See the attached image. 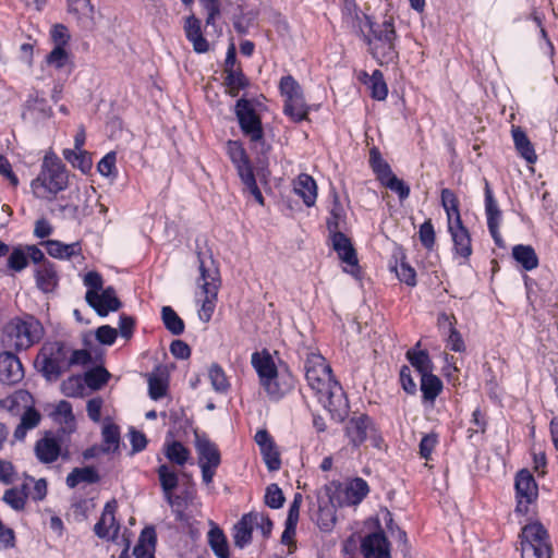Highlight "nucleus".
I'll list each match as a JSON object with an SVG mask.
<instances>
[{
	"label": "nucleus",
	"instance_id": "nucleus-1",
	"mask_svg": "<svg viewBox=\"0 0 558 558\" xmlns=\"http://www.w3.org/2000/svg\"><path fill=\"white\" fill-rule=\"evenodd\" d=\"M304 375L310 389L318 402L330 413H341L347 408V400L340 384L333 378L330 365L316 351L306 353Z\"/></svg>",
	"mask_w": 558,
	"mask_h": 558
},
{
	"label": "nucleus",
	"instance_id": "nucleus-2",
	"mask_svg": "<svg viewBox=\"0 0 558 558\" xmlns=\"http://www.w3.org/2000/svg\"><path fill=\"white\" fill-rule=\"evenodd\" d=\"M44 333L41 323L35 317H15L4 325L1 342L9 350L23 351L38 343Z\"/></svg>",
	"mask_w": 558,
	"mask_h": 558
},
{
	"label": "nucleus",
	"instance_id": "nucleus-3",
	"mask_svg": "<svg viewBox=\"0 0 558 558\" xmlns=\"http://www.w3.org/2000/svg\"><path fill=\"white\" fill-rule=\"evenodd\" d=\"M259 384L272 400L281 399L292 387V383L279 373L274 357L267 350L254 352L251 357Z\"/></svg>",
	"mask_w": 558,
	"mask_h": 558
},
{
	"label": "nucleus",
	"instance_id": "nucleus-4",
	"mask_svg": "<svg viewBox=\"0 0 558 558\" xmlns=\"http://www.w3.org/2000/svg\"><path fill=\"white\" fill-rule=\"evenodd\" d=\"M69 184L68 171L53 153H47L41 163V170L32 182V189L37 197H47L48 194L56 195L65 190Z\"/></svg>",
	"mask_w": 558,
	"mask_h": 558
},
{
	"label": "nucleus",
	"instance_id": "nucleus-5",
	"mask_svg": "<svg viewBox=\"0 0 558 558\" xmlns=\"http://www.w3.org/2000/svg\"><path fill=\"white\" fill-rule=\"evenodd\" d=\"M365 25L369 28V34L364 35L368 50L379 64L390 63L396 57L395 49L396 32L390 21L381 24H374L368 17H365Z\"/></svg>",
	"mask_w": 558,
	"mask_h": 558
},
{
	"label": "nucleus",
	"instance_id": "nucleus-6",
	"mask_svg": "<svg viewBox=\"0 0 558 558\" xmlns=\"http://www.w3.org/2000/svg\"><path fill=\"white\" fill-rule=\"evenodd\" d=\"M199 294L197 302L201 303L198 317L202 322L208 323L211 319L216 308L217 295L220 287L219 270L213 260L209 265L199 258V278L197 279Z\"/></svg>",
	"mask_w": 558,
	"mask_h": 558
},
{
	"label": "nucleus",
	"instance_id": "nucleus-7",
	"mask_svg": "<svg viewBox=\"0 0 558 558\" xmlns=\"http://www.w3.org/2000/svg\"><path fill=\"white\" fill-rule=\"evenodd\" d=\"M520 537L522 558H551L553 547L549 534L542 523L524 525Z\"/></svg>",
	"mask_w": 558,
	"mask_h": 558
},
{
	"label": "nucleus",
	"instance_id": "nucleus-8",
	"mask_svg": "<svg viewBox=\"0 0 558 558\" xmlns=\"http://www.w3.org/2000/svg\"><path fill=\"white\" fill-rule=\"evenodd\" d=\"M279 90L283 97V113L293 122L307 119L310 107L305 101L301 85L292 75H284L280 78Z\"/></svg>",
	"mask_w": 558,
	"mask_h": 558
},
{
	"label": "nucleus",
	"instance_id": "nucleus-9",
	"mask_svg": "<svg viewBox=\"0 0 558 558\" xmlns=\"http://www.w3.org/2000/svg\"><path fill=\"white\" fill-rule=\"evenodd\" d=\"M36 362L47 379H58L69 369L68 347L57 341L47 342L40 349Z\"/></svg>",
	"mask_w": 558,
	"mask_h": 558
},
{
	"label": "nucleus",
	"instance_id": "nucleus-10",
	"mask_svg": "<svg viewBox=\"0 0 558 558\" xmlns=\"http://www.w3.org/2000/svg\"><path fill=\"white\" fill-rule=\"evenodd\" d=\"M227 154L235 167L238 174L246 190L254 196L258 204L263 205L264 197L257 186L253 167L243 145L238 141H228Z\"/></svg>",
	"mask_w": 558,
	"mask_h": 558
},
{
	"label": "nucleus",
	"instance_id": "nucleus-11",
	"mask_svg": "<svg viewBox=\"0 0 558 558\" xmlns=\"http://www.w3.org/2000/svg\"><path fill=\"white\" fill-rule=\"evenodd\" d=\"M195 449L197 463L202 471V480L206 485H209L221 463L219 449L209 438L197 433H195Z\"/></svg>",
	"mask_w": 558,
	"mask_h": 558
},
{
	"label": "nucleus",
	"instance_id": "nucleus-12",
	"mask_svg": "<svg viewBox=\"0 0 558 558\" xmlns=\"http://www.w3.org/2000/svg\"><path fill=\"white\" fill-rule=\"evenodd\" d=\"M234 112L242 133L250 138L251 143H262L264 141L263 124L253 104L245 98H240L235 104Z\"/></svg>",
	"mask_w": 558,
	"mask_h": 558
},
{
	"label": "nucleus",
	"instance_id": "nucleus-13",
	"mask_svg": "<svg viewBox=\"0 0 558 558\" xmlns=\"http://www.w3.org/2000/svg\"><path fill=\"white\" fill-rule=\"evenodd\" d=\"M515 495L517 507L515 511L520 514H527L530 505H532L538 497V486L532 473L523 469L518 472L515 476Z\"/></svg>",
	"mask_w": 558,
	"mask_h": 558
},
{
	"label": "nucleus",
	"instance_id": "nucleus-14",
	"mask_svg": "<svg viewBox=\"0 0 558 558\" xmlns=\"http://www.w3.org/2000/svg\"><path fill=\"white\" fill-rule=\"evenodd\" d=\"M329 233L332 248L340 260L345 264L343 270L357 278L360 274L359 260L350 239L340 231H332Z\"/></svg>",
	"mask_w": 558,
	"mask_h": 558
},
{
	"label": "nucleus",
	"instance_id": "nucleus-15",
	"mask_svg": "<svg viewBox=\"0 0 558 558\" xmlns=\"http://www.w3.org/2000/svg\"><path fill=\"white\" fill-rule=\"evenodd\" d=\"M86 302L96 311L99 316H107L121 307V302L112 287H107L100 292L86 291Z\"/></svg>",
	"mask_w": 558,
	"mask_h": 558
},
{
	"label": "nucleus",
	"instance_id": "nucleus-16",
	"mask_svg": "<svg viewBox=\"0 0 558 558\" xmlns=\"http://www.w3.org/2000/svg\"><path fill=\"white\" fill-rule=\"evenodd\" d=\"M24 378V368L20 359L12 352L0 353V381L4 385H15Z\"/></svg>",
	"mask_w": 558,
	"mask_h": 558
},
{
	"label": "nucleus",
	"instance_id": "nucleus-17",
	"mask_svg": "<svg viewBox=\"0 0 558 558\" xmlns=\"http://www.w3.org/2000/svg\"><path fill=\"white\" fill-rule=\"evenodd\" d=\"M5 402L10 403V408L15 404L23 403L26 410L21 416V422L28 429H34L40 423V414L33 407V397L26 390H17L10 398L5 400Z\"/></svg>",
	"mask_w": 558,
	"mask_h": 558
},
{
	"label": "nucleus",
	"instance_id": "nucleus-18",
	"mask_svg": "<svg viewBox=\"0 0 558 558\" xmlns=\"http://www.w3.org/2000/svg\"><path fill=\"white\" fill-rule=\"evenodd\" d=\"M117 509V501H108L101 513L99 521L95 524V534L100 538H113L119 532V523L116 521L114 512Z\"/></svg>",
	"mask_w": 558,
	"mask_h": 558
},
{
	"label": "nucleus",
	"instance_id": "nucleus-19",
	"mask_svg": "<svg viewBox=\"0 0 558 558\" xmlns=\"http://www.w3.org/2000/svg\"><path fill=\"white\" fill-rule=\"evenodd\" d=\"M361 547L365 558H391L390 544L383 532L367 535Z\"/></svg>",
	"mask_w": 558,
	"mask_h": 558
},
{
	"label": "nucleus",
	"instance_id": "nucleus-20",
	"mask_svg": "<svg viewBox=\"0 0 558 558\" xmlns=\"http://www.w3.org/2000/svg\"><path fill=\"white\" fill-rule=\"evenodd\" d=\"M34 452L40 463H53L58 460L61 453L60 441L51 434H46L45 437L36 441Z\"/></svg>",
	"mask_w": 558,
	"mask_h": 558
},
{
	"label": "nucleus",
	"instance_id": "nucleus-21",
	"mask_svg": "<svg viewBox=\"0 0 558 558\" xmlns=\"http://www.w3.org/2000/svg\"><path fill=\"white\" fill-rule=\"evenodd\" d=\"M57 266L51 262H44L35 269L36 287L44 293L53 292L59 284Z\"/></svg>",
	"mask_w": 558,
	"mask_h": 558
},
{
	"label": "nucleus",
	"instance_id": "nucleus-22",
	"mask_svg": "<svg viewBox=\"0 0 558 558\" xmlns=\"http://www.w3.org/2000/svg\"><path fill=\"white\" fill-rule=\"evenodd\" d=\"M448 230L451 234L454 253L466 259L472 253L471 238L462 221L456 220L448 223Z\"/></svg>",
	"mask_w": 558,
	"mask_h": 558
},
{
	"label": "nucleus",
	"instance_id": "nucleus-23",
	"mask_svg": "<svg viewBox=\"0 0 558 558\" xmlns=\"http://www.w3.org/2000/svg\"><path fill=\"white\" fill-rule=\"evenodd\" d=\"M41 245L45 246L49 256L60 260H69L82 255V245L78 241L65 244L58 240H46Z\"/></svg>",
	"mask_w": 558,
	"mask_h": 558
},
{
	"label": "nucleus",
	"instance_id": "nucleus-24",
	"mask_svg": "<svg viewBox=\"0 0 558 558\" xmlns=\"http://www.w3.org/2000/svg\"><path fill=\"white\" fill-rule=\"evenodd\" d=\"M184 33L196 53H205L209 50V44L202 33L201 21L195 15L192 14L186 17Z\"/></svg>",
	"mask_w": 558,
	"mask_h": 558
},
{
	"label": "nucleus",
	"instance_id": "nucleus-25",
	"mask_svg": "<svg viewBox=\"0 0 558 558\" xmlns=\"http://www.w3.org/2000/svg\"><path fill=\"white\" fill-rule=\"evenodd\" d=\"M157 543L156 531L153 526H146L138 537L133 549L135 558H155V549Z\"/></svg>",
	"mask_w": 558,
	"mask_h": 558
},
{
	"label": "nucleus",
	"instance_id": "nucleus-26",
	"mask_svg": "<svg viewBox=\"0 0 558 558\" xmlns=\"http://www.w3.org/2000/svg\"><path fill=\"white\" fill-rule=\"evenodd\" d=\"M293 190L299 195L307 207H312L317 198V185L315 180L306 174L301 173L294 181Z\"/></svg>",
	"mask_w": 558,
	"mask_h": 558
},
{
	"label": "nucleus",
	"instance_id": "nucleus-27",
	"mask_svg": "<svg viewBox=\"0 0 558 558\" xmlns=\"http://www.w3.org/2000/svg\"><path fill=\"white\" fill-rule=\"evenodd\" d=\"M120 428L118 425L112 423L109 418H106L101 428V445L100 450L102 453H114L120 447Z\"/></svg>",
	"mask_w": 558,
	"mask_h": 558
},
{
	"label": "nucleus",
	"instance_id": "nucleus-28",
	"mask_svg": "<svg viewBox=\"0 0 558 558\" xmlns=\"http://www.w3.org/2000/svg\"><path fill=\"white\" fill-rule=\"evenodd\" d=\"M252 513L244 514L233 527V542L239 548H244L252 541L254 531Z\"/></svg>",
	"mask_w": 558,
	"mask_h": 558
},
{
	"label": "nucleus",
	"instance_id": "nucleus-29",
	"mask_svg": "<svg viewBox=\"0 0 558 558\" xmlns=\"http://www.w3.org/2000/svg\"><path fill=\"white\" fill-rule=\"evenodd\" d=\"M371 418L367 415H359L352 417L347 425V434L350 440L355 445H361L367 437V428Z\"/></svg>",
	"mask_w": 558,
	"mask_h": 558
},
{
	"label": "nucleus",
	"instance_id": "nucleus-30",
	"mask_svg": "<svg viewBox=\"0 0 558 558\" xmlns=\"http://www.w3.org/2000/svg\"><path fill=\"white\" fill-rule=\"evenodd\" d=\"M163 453L173 464L183 466L190 459V450L180 441L167 439L163 444Z\"/></svg>",
	"mask_w": 558,
	"mask_h": 558
},
{
	"label": "nucleus",
	"instance_id": "nucleus-31",
	"mask_svg": "<svg viewBox=\"0 0 558 558\" xmlns=\"http://www.w3.org/2000/svg\"><path fill=\"white\" fill-rule=\"evenodd\" d=\"M157 473H158L159 482H160V485H161V488H162V492L165 495V499L167 500V502L170 506H172L173 505L172 494H173V490L178 487L179 477H178L177 473L174 471L170 470V468L167 464H161L158 468Z\"/></svg>",
	"mask_w": 558,
	"mask_h": 558
},
{
	"label": "nucleus",
	"instance_id": "nucleus-32",
	"mask_svg": "<svg viewBox=\"0 0 558 558\" xmlns=\"http://www.w3.org/2000/svg\"><path fill=\"white\" fill-rule=\"evenodd\" d=\"M208 544L218 558H229V545L223 531L216 524H211L207 534Z\"/></svg>",
	"mask_w": 558,
	"mask_h": 558
},
{
	"label": "nucleus",
	"instance_id": "nucleus-33",
	"mask_svg": "<svg viewBox=\"0 0 558 558\" xmlns=\"http://www.w3.org/2000/svg\"><path fill=\"white\" fill-rule=\"evenodd\" d=\"M369 487L366 481L356 477L348 483L344 489V502L347 505H359L368 494Z\"/></svg>",
	"mask_w": 558,
	"mask_h": 558
},
{
	"label": "nucleus",
	"instance_id": "nucleus-34",
	"mask_svg": "<svg viewBox=\"0 0 558 558\" xmlns=\"http://www.w3.org/2000/svg\"><path fill=\"white\" fill-rule=\"evenodd\" d=\"M512 257L526 271L533 270L538 266L537 254L531 245H514L512 248Z\"/></svg>",
	"mask_w": 558,
	"mask_h": 558
},
{
	"label": "nucleus",
	"instance_id": "nucleus-35",
	"mask_svg": "<svg viewBox=\"0 0 558 558\" xmlns=\"http://www.w3.org/2000/svg\"><path fill=\"white\" fill-rule=\"evenodd\" d=\"M99 481L98 472L93 466L75 468L66 476L65 483L70 488L81 483L94 484Z\"/></svg>",
	"mask_w": 558,
	"mask_h": 558
},
{
	"label": "nucleus",
	"instance_id": "nucleus-36",
	"mask_svg": "<svg viewBox=\"0 0 558 558\" xmlns=\"http://www.w3.org/2000/svg\"><path fill=\"white\" fill-rule=\"evenodd\" d=\"M512 137L515 148L521 157H523L529 163H534L537 159V156L525 132L520 128L513 129Z\"/></svg>",
	"mask_w": 558,
	"mask_h": 558
},
{
	"label": "nucleus",
	"instance_id": "nucleus-37",
	"mask_svg": "<svg viewBox=\"0 0 558 558\" xmlns=\"http://www.w3.org/2000/svg\"><path fill=\"white\" fill-rule=\"evenodd\" d=\"M53 420L63 426L68 432L75 429V417L72 411V405L65 400H61L52 412Z\"/></svg>",
	"mask_w": 558,
	"mask_h": 558
},
{
	"label": "nucleus",
	"instance_id": "nucleus-38",
	"mask_svg": "<svg viewBox=\"0 0 558 558\" xmlns=\"http://www.w3.org/2000/svg\"><path fill=\"white\" fill-rule=\"evenodd\" d=\"M362 75L368 78L366 83L371 89V96L376 100H385L388 96V87L383 73L379 70H375L371 76L366 72H363Z\"/></svg>",
	"mask_w": 558,
	"mask_h": 558
},
{
	"label": "nucleus",
	"instance_id": "nucleus-39",
	"mask_svg": "<svg viewBox=\"0 0 558 558\" xmlns=\"http://www.w3.org/2000/svg\"><path fill=\"white\" fill-rule=\"evenodd\" d=\"M442 390L441 380L434 374H425L421 377V391L425 401L434 402Z\"/></svg>",
	"mask_w": 558,
	"mask_h": 558
},
{
	"label": "nucleus",
	"instance_id": "nucleus-40",
	"mask_svg": "<svg viewBox=\"0 0 558 558\" xmlns=\"http://www.w3.org/2000/svg\"><path fill=\"white\" fill-rule=\"evenodd\" d=\"M226 86L230 96L235 97L240 90L244 89L248 85L246 76L240 69H231L226 72Z\"/></svg>",
	"mask_w": 558,
	"mask_h": 558
},
{
	"label": "nucleus",
	"instance_id": "nucleus-41",
	"mask_svg": "<svg viewBox=\"0 0 558 558\" xmlns=\"http://www.w3.org/2000/svg\"><path fill=\"white\" fill-rule=\"evenodd\" d=\"M441 205L446 211L448 223L456 220H461L459 202L456 194L451 190L444 189L441 191Z\"/></svg>",
	"mask_w": 558,
	"mask_h": 558
},
{
	"label": "nucleus",
	"instance_id": "nucleus-42",
	"mask_svg": "<svg viewBox=\"0 0 558 558\" xmlns=\"http://www.w3.org/2000/svg\"><path fill=\"white\" fill-rule=\"evenodd\" d=\"M161 318L165 327L174 336H179L184 331V322L174 312L171 306H163L161 308Z\"/></svg>",
	"mask_w": 558,
	"mask_h": 558
},
{
	"label": "nucleus",
	"instance_id": "nucleus-43",
	"mask_svg": "<svg viewBox=\"0 0 558 558\" xmlns=\"http://www.w3.org/2000/svg\"><path fill=\"white\" fill-rule=\"evenodd\" d=\"M63 157L83 173H87L92 169V159L85 150H72L66 148L63 150Z\"/></svg>",
	"mask_w": 558,
	"mask_h": 558
},
{
	"label": "nucleus",
	"instance_id": "nucleus-44",
	"mask_svg": "<svg viewBox=\"0 0 558 558\" xmlns=\"http://www.w3.org/2000/svg\"><path fill=\"white\" fill-rule=\"evenodd\" d=\"M369 165L379 181L393 173L389 163L381 157L380 151L376 147L369 150Z\"/></svg>",
	"mask_w": 558,
	"mask_h": 558
},
{
	"label": "nucleus",
	"instance_id": "nucleus-45",
	"mask_svg": "<svg viewBox=\"0 0 558 558\" xmlns=\"http://www.w3.org/2000/svg\"><path fill=\"white\" fill-rule=\"evenodd\" d=\"M208 377L211 384L213 389L218 393H226L230 388V383L228 377L222 369V367L218 364H211L208 369Z\"/></svg>",
	"mask_w": 558,
	"mask_h": 558
},
{
	"label": "nucleus",
	"instance_id": "nucleus-46",
	"mask_svg": "<svg viewBox=\"0 0 558 558\" xmlns=\"http://www.w3.org/2000/svg\"><path fill=\"white\" fill-rule=\"evenodd\" d=\"M407 356L411 365L421 374V377L425 374L432 373V362L425 351L410 350L408 351Z\"/></svg>",
	"mask_w": 558,
	"mask_h": 558
},
{
	"label": "nucleus",
	"instance_id": "nucleus-47",
	"mask_svg": "<svg viewBox=\"0 0 558 558\" xmlns=\"http://www.w3.org/2000/svg\"><path fill=\"white\" fill-rule=\"evenodd\" d=\"M110 374L104 367H95L85 374L84 381L92 389L101 388L109 379Z\"/></svg>",
	"mask_w": 558,
	"mask_h": 558
},
{
	"label": "nucleus",
	"instance_id": "nucleus-48",
	"mask_svg": "<svg viewBox=\"0 0 558 558\" xmlns=\"http://www.w3.org/2000/svg\"><path fill=\"white\" fill-rule=\"evenodd\" d=\"M27 493L23 489L10 488L4 492L3 501L13 510L21 511L25 508Z\"/></svg>",
	"mask_w": 558,
	"mask_h": 558
},
{
	"label": "nucleus",
	"instance_id": "nucleus-49",
	"mask_svg": "<svg viewBox=\"0 0 558 558\" xmlns=\"http://www.w3.org/2000/svg\"><path fill=\"white\" fill-rule=\"evenodd\" d=\"M345 213L343 206L338 197H333L332 206L330 208V218L327 220V228L329 232L339 231L340 223L344 220Z\"/></svg>",
	"mask_w": 558,
	"mask_h": 558
},
{
	"label": "nucleus",
	"instance_id": "nucleus-50",
	"mask_svg": "<svg viewBox=\"0 0 558 558\" xmlns=\"http://www.w3.org/2000/svg\"><path fill=\"white\" fill-rule=\"evenodd\" d=\"M168 381L161 376L150 375L148 377V392L153 400H159L167 395Z\"/></svg>",
	"mask_w": 558,
	"mask_h": 558
},
{
	"label": "nucleus",
	"instance_id": "nucleus-51",
	"mask_svg": "<svg viewBox=\"0 0 558 558\" xmlns=\"http://www.w3.org/2000/svg\"><path fill=\"white\" fill-rule=\"evenodd\" d=\"M28 265L25 247H14L8 257V267L14 271H22Z\"/></svg>",
	"mask_w": 558,
	"mask_h": 558
},
{
	"label": "nucleus",
	"instance_id": "nucleus-52",
	"mask_svg": "<svg viewBox=\"0 0 558 558\" xmlns=\"http://www.w3.org/2000/svg\"><path fill=\"white\" fill-rule=\"evenodd\" d=\"M263 460L269 471H278L281 466L280 454L276 444H271L260 449Z\"/></svg>",
	"mask_w": 558,
	"mask_h": 558
},
{
	"label": "nucleus",
	"instance_id": "nucleus-53",
	"mask_svg": "<svg viewBox=\"0 0 558 558\" xmlns=\"http://www.w3.org/2000/svg\"><path fill=\"white\" fill-rule=\"evenodd\" d=\"M336 523L335 509L331 506L320 507L317 515V525L324 532L332 530Z\"/></svg>",
	"mask_w": 558,
	"mask_h": 558
},
{
	"label": "nucleus",
	"instance_id": "nucleus-54",
	"mask_svg": "<svg viewBox=\"0 0 558 558\" xmlns=\"http://www.w3.org/2000/svg\"><path fill=\"white\" fill-rule=\"evenodd\" d=\"M383 185L397 193L400 199H405L410 195V187L397 175L391 173L389 177L380 181Z\"/></svg>",
	"mask_w": 558,
	"mask_h": 558
},
{
	"label": "nucleus",
	"instance_id": "nucleus-55",
	"mask_svg": "<svg viewBox=\"0 0 558 558\" xmlns=\"http://www.w3.org/2000/svg\"><path fill=\"white\" fill-rule=\"evenodd\" d=\"M46 62L54 69H62L69 62V53L64 47H54L46 57Z\"/></svg>",
	"mask_w": 558,
	"mask_h": 558
},
{
	"label": "nucleus",
	"instance_id": "nucleus-56",
	"mask_svg": "<svg viewBox=\"0 0 558 558\" xmlns=\"http://www.w3.org/2000/svg\"><path fill=\"white\" fill-rule=\"evenodd\" d=\"M265 502L272 509H279L284 502V496L282 490L277 484H270L265 494Z\"/></svg>",
	"mask_w": 558,
	"mask_h": 558
},
{
	"label": "nucleus",
	"instance_id": "nucleus-57",
	"mask_svg": "<svg viewBox=\"0 0 558 558\" xmlns=\"http://www.w3.org/2000/svg\"><path fill=\"white\" fill-rule=\"evenodd\" d=\"M501 218V211L494 197L490 195V236L494 239L496 244H501V239L498 233V226Z\"/></svg>",
	"mask_w": 558,
	"mask_h": 558
},
{
	"label": "nucleus",
	"instance_id": "nucleus-58",
	"mask_svg": "<svg viewBox=\"0 0 558 558\" xmlns=\"http://www.w3.org/2000/svg\"><path fill=\"white\" fill-rule=\"evenodd\" d=\"M62 392L66 397H78L83 393L84 386L82 378L78 376H72L62 383Z\"/></svg>",
	"mask_w": 558,
	"mask_h": 558
},
{
	"label": "nucleus",
	"instance_id": "nucleus-59",
	"mask_svg": "<svg viewBox=\"0 0 558 558\" xmlns=\"http://www.w3.org/2000/svg\"><path fill=\"white\" fill-rule=\"evenodd\" d=\"M396 274L400 281L407 283L408 286L416 284V272L415 270L405 262H400L398 266H396Z\"/></svg>",
	"mask_w": 558,
	"mask_h": 558
},
{
	"label": "nucleus",
	"instance_id": "nucleus-60",
	"mask_svg": "<svg viewBox=\"0 0 558 558\" xmlns=\"http://www.w3.org/2000/svg\"><path fill=\"white\" fill-rule=\"evenodd\" d=\"M420 241L424 247L430 250L435 244V230L430 220L421 225L418 230Z\"/></svg>",
	"mask_w": 558,
	"mask_h": 558
},
{
	"label": "nucleus",
	"instance_id": "nucleus-61",
	"mask_svg": "<svg viewBox=\"0 0 558 558\" xmlns=\"http://www.w3.org/2000/svg\"><path fill=\"white\" fill-rule=\"evenodd\" d=\"M95 336L101 344L112 345L117 339L118 331L109 325H104L97 328Z\"/></svg>",
	"mask_w": 558,
	"mask_h": 558
},
{
	"label": "nucleus",
	"instance_id": "nucleus-62",
	"mask_svg": "<svg viewBox=\"0 0 558 558\" xmlns=\"http://www.w3.org/2000/svg\"><path fill=\"white\" fill-rule=\"evenodd\" d=\"M117 154L109 151L106 154L97 165L99 173L104 177H110L116 171Z\"/></svg>",
	"mask_w": 558,
	"mask_h": 558
},
{
	"label": "nucleus",
	"instance_id": "nucleus-63",
	"mask_svg": "<svg viewBox=\"0 0 558 558\" xmlns=\"http://www.w3.org/2000/svg\"><path fill=\"white\" fill-rule=\"evenodd\" d=\"M438 444V437L436 434H427L423 436L420 441V454L422 458L428 460Z\"/></svg>",
	"mask_w": 558,
	"mask_h": 558
},
{
	"label": "nucleus",
	"instance_id": "nucleus-64",
	"mask_svg": "<svg viewBox=\"0 0 558 558\" xmlns=\"http://www.w3.org/2000/svg\"><path fill=\"white\" fill-rule=\"evenodd\" d=\"M199 3L207 13L206 24L214 25L216 17L220 14L219 0H199Z\"/></svg>",
	"mask_w": 558,
	"mask_h": 558
}]
</instances>
